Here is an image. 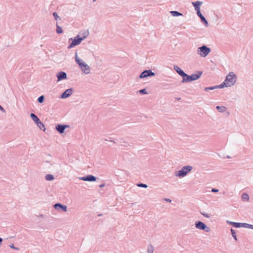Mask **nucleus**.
Masks as SVG:
<instances>
[{"instance_id":"a211bd4d","label":"nucleus","mask_w":253,"mask_h":253,"mask_svg":"<svg viewBox=\"0 0 253 253\" xmlns=\"http://www.w3.org/2000/svg\"><path fill=\"white\" fill-rule=\"evenodd\" d=\"M37 126L41 129L45 131L46 130L44 125L40 121L39 123L36 124Z\"/></svg>"},{"instance_id":"9d476101","label":"nucleus","mask_w":253,"mask_h":253,"mask_svg":"<svg viewBox=\"0 0 253 253\" xmlns=\"http://www.w3.org/2000/svg\"><path fill=\"white\" fill-rule=\"evenodd\" d=\"M73 92L72 88H69L66 89L61 95V98L65 99L70 96Z\"/></svg>"},{"instance_id":"39448f33","label":"nucleus","mask_w":253,"mask_h":253,"mask_svg":"<svg viewBox=\"0 0 253 253\" xmlns=\"http://www.w3.org/2000/svg\"><path fill=\"white\" fill-rule=\"evenodd\" d=\"M211 51V48L205 45L198 47L197 50L198 54L201 57H206Z\"/></svg>"},{"instance_id":"7ed1b4c3","label":"nucleus","mask_w":253,"mask_h":253,"mask_svg":"<svg viewBox=\"0 0 253 253\" xmlns=\"http://www.w3.org/2000/svg\"><path fill=\"white\" fill-rule=\"evenodd\" d=\"M193 169V167L186 165L182 167L180 169L174 172L175 177L182 178L187 176Z\"/></svg>"},{"instance_id":"cd10ccee","label":"nucleus","mask_w":253,"mask_h":253,"mask_svg":"<svg viewBox=\"0 0 253 253\" xmlns=\"http://www.w3.org/2000/svg\"><path fill=\"white\" fill-rule=\"evenodd\" d=\"M231 234H232V235L233 236V237L235 239V240H237V236H236V232L234 230L231 229Z\"/></svg>"},{"instance_id":"ea45409f","label":"nucleus","mask_w":253,"mask_h":253,"mask_svg":"<svg viewBox=\"0 0 253 253\" xmlns=\"http://www.w3.org/2000/svg\"><path fill=\"white\" fill-rule=\"evenodd\" d=\"M166 201L169 202H171V200L170 199H166Z\"/></svg>"},{"instance_id":"f8f14e48","label":"nucleus","mask_w":253,"mask_h":253,"mask_svg":"<svg viewBox=\"0 0 253 253\" xmlns=\"http://www.w3.org/2000/svg\"><path fill=\"white\" fill-rule=\"evenodd\" d=\"M173 68L176 73L180 76H181L183 79L184 78L185 76H186V74L185 73L184 71L182 70L178 66L174 65Z\"/></svg>"},{"instance_id":"c9c22d12","label":"nucleus","mask_w":253,"mask_h":253,"mask_svg":"<svg viewBox=\"0 0 253 253\" xmlns=\"http://www.w3.org/2000/svg\"><path fill=\"white\" fill-rule=\"evenodd\" d=\"M0 110L3 113L5 112V110L1 105H0Z\"/></svg>"},{"instance_id":"0eeeda50","label":"nucleus","mask_w":253,"mask_h":253,"mask_svg":"<svg viewBox=\"0 0 253 253\" xmlns=\"http://www.w3.org/2000/svg\"><path fill=\"white\" fill-rule=\"evenodd\" d=\"M197 229L205 231L207 232L210 231V229L204 223L201 221H196L195 223Z\"/></svg>"},{"instance_id":"f03ea898","label":"nucleus","mask_w":253,"mask_h":253,"mask_svg":"<svg viewBox=\"0 0 253 253\" xmlns=\"http://www.w3.org/2000/svg\"><path fill=\"white\" fill-rule=\"evenodd\" d=\"M237 77L233 72H230L224 82L221 84V87H229L234 86L237 82Z\"/></svg>"},{"instance_id":"c85d7f7f","label":"nucleus","mask_w":253,"mask_h":253,"mask_svg":"<svg viewBox=\"0 0 253 253\" xmlns=\"http://www.w3.org/2000/svg\"><path fill=\"white\" fill-rule=\"evenodd\" d=\"M201 214L203 215L205 217H206V218H209L211 217V214H209V213H206V212H201Z\"/></svg>"},{"instance_id":"20e7f679","label":"nucleus","mask_w":253,"mask_h":253,"mask_svg":"<svg viewBox=\"0 0 253 253\" xmlns=\"http://www.w3.org/2000/svg\"><path fill=\"white\" fill-rule=\"evenodd\" d=\"M88 35V32H86L84 33L83 37H80L79 35H78L74 39H70L69 41H72V42L68 46V48H72L75 46L79 45L81 43V42L87 37Z\"/></svg>"},{"instance_id":"6e6552de","label":"nucleus","mask_w":253,"mask_h":253,"mask_svg":"<svg viewBox=\"0 0 253 253\" xmlns=\"http://www.w3.org/2000/svg\"><path fill=\"white\" fill-rule=\"evenodd\" d=\"M155 74L151 70H145L139 75V78L140 79H144L149 77L154 76Z\"/></svg>"},{"instance_id":"b1692460","label":"nucleus","mask_w":253,"mask_h":253,"mask_svg":"<svg viewBox=\"0 0 253 253\" xmlns=\"http://www.w3.org/2000/svg\"><path fill=\"white\" fill-rule=\"evenodd\" d=\"M243 227L253 230V225L249 223H243Z\"/></svg>"},{"instance_id":"1a4fd4ad","label":"nucleus","mask_w":253,"mask_h":253,"mask_svg":"<svg viewBox=\"0 0 253 253\" xmlns=\"http://www.w3.org/2000/svg\"><path fill=\"white\" fill-rule=\"evenodd\" d=\"M69 126L68 125L58 124L56 126L55 129L60 134H62L64 132L65 129L66 128H69Z\"/></svg>"},{"instance_id":"2f4dec72","label":"nucleus","mask_w":253,"mask_h":253,"mask_svg":"<svg viewBox=\"0 0 253 253\" xmlns=\"http://www.w3.org/2000/svg\"><path fill=\"white\" fill-rule=\"evenodd\" d=\"M138 92L139 93L143 94H146L148 93L146 89H142L139 90L138 91Z\"/></svg>"},{"instance_id":"79ce46f5","label":"nucleus","mask_w":253,"mask_h":253,"mask_svg":"<svg viewBox=\"0 0 253 253\" xmlns=\"http://www.w3.org/2000/svg\"><path fill=\"white\" fill-rule=\"evenodd\" d=\"M110 141H111V142H113V143H115V141H113V140H111Z\"/></svg>"},{"instance_id":"f257e3e1","label":"nucleus","mask_w":253,"mask_h":253,"mask_svg":"<svg viewBox=\"0 0 253 253\" xmlns=\"http://www.w3.org/2000/svg\"><path fill=\"white\" fill-rule=\"evenodd\" d=\"M75 60L83 73L85 75L90 74L91 71L90 67L83 59L78 56L77 51L75 52Z\"/></svg>"},{"instance_id":"423d86ee","label":"nucleus","mask_w":253,"mask_h":253,"mask_svg":"<svg viewBox=\"0 0 253 253\" xmlns=\"http://www.w3.org/2000/svg\"><path fill=\"white\" fill-rule=\"evenodd\" d=\"M202 74V72H198L197 74H192L191 76H189L186 74V76H185V78L182 79V82L183 83H189L193 81L197 80L200 78Z\"/></svg>"},{"instance_id":"ddd939ff","label":"nucleus","mask_w":253,"mask_h":253,"mask_svg":"<svg viewBox=\"0 0 253 253\" xmlns=\"http://www.w3.org/2000/svg\"><path fill=\"white\" fill-rule=\"evenodd\" d=\"M58 81L65 80L67 78V74L64 72H59L56 74Z\"/></svg>"},{"instance_id":"c756f323","label":"nucleus","mask_w":253,"mask_h":253,"mask_svg":"<svg viewBox=\"0 0 253 253\" xmlns=\"http://www.w3.org/2000/svg\"><path fill=\"white\" fill-rule=\"evenodd\" d=\"M44 100V97L43 95H41L38 98V101L40 103H42L43 102Z\"/></svg>"},{"instance_id":"4be33fe9","label":"nucleus","mask_w":253,"mask_h":253,"mask_svg":"<svg viewBox=\"0 0 253 253\" xmlns=\"http://www.w3.org/2000/svg\"><path fill=\"white\" fill-rule=\"evenodd\" d=\"M45 179L47 181H52L54 179V177L51 174H48L45 175Z\"/></svg>"},{"instance_id":"6ab92c4d","label":"nucleus","mask_w":253,"mask_h":253,"mask_svg":"<svg viewBox=\"0 0 253 253\" xmlns=\"http://www.w3.org/2000/svg\"><path fill=\"white\" fill-rule=\"evenodd\" d=\"M216 88H222L221 87V84L219 85H215V86H213L207 87H205L204 88V89H205V90L207 91L209 90H213V89H216Z\"/></svg>"},{"instance_id":"9b49d317","label":"nucleus","mask_w":253,"mask_h":253,"mask_svg":"<svg viewBox=\"0 0 253 253\" xmlns=\"http://www.w3.org/2000/svg\"><path fill=\"white\" fill-rule=\"evenodd\" d=\"M80 180L86 181H95L96 180V177L92 175H88L86 176L79 177Z\"/></svg>"},{"instance_id":"412c9836","label":"nucleus","mask_w":253,"mask_h":253,"mask_svg":"<svg viewBox=\"0 0 253 253\" xmlns=\"http://www.w3.org/2000/svg\"><path fill=\"white\" fill-rule=\"evenodd\" d=\"M216 108L220 113H223L226 111V108L224 106H217Z\"/></svg>"},{"instance_id":"e433bc0d","label":"nucleus","mask_w":253,"mask_h":253,"mask_svg":"<svg viewBox=\"0 0 253 253\" xmlns=\"http://www.w3.org/2000/svg\"><path fill=\"white\" fill-rule=\"evenodd\" d=\"M226 222H227V223H228V224H230V225H233V224H234V222L230 221H229V220H227V221H226Z\"/></svg>"},{"instance_id":"473e14b6","label":"nucleus","mask_w":253,"mask_h":253,"mask_svg":"<svg viewBox=\"0 0 253 253\" xmlns=\"http://www.w3.org/2000/svg\"><path fill=\"white\" fill-rule=\"evenodd\" d=\"M53 15L54 16V18H55L56 20H58V19H60L59 16L58 15V14H57L56 12H54L53 13Z\"/></svg>"},{"instance_id":"7c9ffc66","label":"nucleus","mask_w":253,"mask_h":253,"mask_svg":"<svg viewBox=\"0 0 253 253\" xmlns=\"http://www.w3.org/2000/svg\"><path fill=\"white\" fill-rule=\"evenodd\" d=\"M137 186L139 187H143L145 188L148 187L147 185L143 183H138L137 184Z\"/></svg>"},{"instance_id":"f704fd0d","label":"nucleus","mask_w":253,"mask_h":253,"mask_svg":"<svg viewBox=\"0 0 253 253\" xmlns=\"http://www.w3.org/2000/svg\"><path fill=\"white\" fill-rule=\"evenodd\" d=\"M218 191H219L218 189H217L213 188L211 189L212 192L216 193V192H218Z\"/></svg>"},{"instance_id":"bb28decb","label":"nucleus","mask_w":253,"mask_h":253,"mask_svg":"<svg viewBox=\"0 0 253 253\" xmlns=\"http://www.w3.org/2000/svg\"><path fill=\"white\" fill-rule=\"evenodd\" d=\"M56 32L57 34H61L63 33L62 28L58 25H57Z\"/></svg>"},{"instance_id":"393cba45","label":"nucleus","mask_w":253,"mask_h":253,"mask_svg":"<svg viewBox=\"0 0 253 253\" xmlns=\"http://www.w3.org/2000/svg\"><path fill=\"white\" fill-rule=\"evenodd\" d=\"M200 19H201L202 22L203 23H204V24H205V25L206 27H208L209 26L208 22L204 16H202V17L200 18Z\"/></svg>"},{"instance_id":"58836bf2","label":"nucleus","mask_w":253,"mask_h":253,"mask_svg":"<svg viewBox=\"0 0 253 253\" xmlns=\"http://www.w3.org/2000/svg\"><path fill=\"white\" fill-rule=\"evenodd\" d=\"M104 186H105V184H104V183L102 184H101V185H99V187H100V188H102V187H104Z\"/></svg>"},{"instance_id":"2eb2a0df","label":"nucleus","mask_w":253,"mask_h":253,"mask_svg":"<svg viewBox=\"0 0 253 253\" xmlns=\"http://www.w3.org/2000/svg\"><path fill=\"white\" fill-rule=\"evenodd\" d=\"M202 2L200 1H197L196 2H192V4L195 8V10L197 11L200 10V6L202 4Z\"/></svg>"},{"instance_id":"4c0bfd02","label":"nucleus","mask_w":253,"mask_h":253,"mask_svg":"<svg viewBox=\"0 0 253 253\" xmlns=\"http://www.w3.org/2000/svg\"><path fill=\"white\" fill-rule=\"evenodd\" d=\"M10 247L12 249H15V250H18V248H16L13 245H10Z\"/></svg>"},{"instance_id":"dca6fc26","label":"nucleus","mask_w":253,"mask_h":253,"mask_svg":"<svg viewBox=\"0 0 253 253\" xmlns=\"http://www.w3.org/2000/svg\"><path fill=\"white\" fill-rule=\"evenodd\" d=\"M241 199L244 202H249L250 196L247 193H243L241 195Z\"/></svg>"},{"instance_id":"72a5a7b5","label":"nucleus","mask_w":253,"mask_h":253,"mask_svg":"<svg viewBox=\"0 0 253 253\" xmlns=\"http://www.w3.org/2000/svg\"><path fill=\"white\" fill-rule=\"evenodd\" d=\"M197 14L198 16L200 18H201V17H202V16H203V15L202 14V13H201L200 10H198V11H197Z\"/></svg>"},{"instance_id":"f3484780","label":"nucleus","mask_w":253,"mask_h":253,"mask_svg":"<svg viewBox=\"0 0 253 253\" xmlns=\"http://www.w3.org/2000/svg\"><path fill=\"white\" fill-rule=\"evenodd\" d=\"M30 117L32 120L36 123L37 124L40 121V120L39 118L34 113H31L30 114Z\"/></svg>"},{"instance_id":"a19ab883","label":"nucleus","mask_w":253,"mask_h":253,"mask_svg":"<svg viewBox=\"0 0 253 253\" xmlns=\"http://www.w3.org/2000/svg\"><path fill=\"white\" fill-rule=\"evenodd\" d=\"M2 240L1 238H0V243L2 242Z\"/></svg>"},{"instance_id":"aec40b11","label":"nucleus","mask_w":253,"mask_h":253,"mask_svg":"<svg viewBox=\"0 0 253 253\" xmlns=\"http://www.w3.org/2000/svg\"><path fill=\"white\" fill-rule=\"evenodd\" d=\"M170 13L173 17H177V16L183 15V14L181 13H180L176 11H170Z\"/></svg>"},{"instance_id":"37998d69","label":"nucleus","mask_w":253,"mask_h":253,"mask_svg":"<svg viewBox=\"0 0 253 253\" xmlns=\"http://www.w3.org/2000/svg\"><path fill=\"white\" fill-rule=\"evenodd\" d=\"M96 0H93V1H95Z\"/></svg>"},{"instance_id":"5701e85b","label":"nucleus","mask_w":253,"mask_h":253,"mask_svg":"<svg viewBox=\"0 0 253 253\" xmlns=\"http://www.w3.org/2000/svg\"><path fill=\"white\" fill-rule=\"evenodd\" d=\"M147 253H154V247L152 245H148L147 247Z\"/></svg>"},{"instance_id":"4468645a","label":"nucleus","mask_w":253,"mask_h":253,"mask_svg":"<svg viewBox=\"0 0 253 253\" xmlns=\"http://www.w3.org/2000/svg\"><path fill=\"white\" fill-rule=\"evenodd\" d=\"M54 208L57 210H62L64 211H67V207L60 203H56L54 205Z\"/></svg>"},{"instance_id":"a878e982","label":"nucleus","mask_w":253,"mask_h":253,"mask_svg":"<svg viewBox=\"0 0 253 253\" xmlns=\"http://www.w3.org/2000/svg\"><path fill=\"white\" fill-rule=\"evenodd\" d=\"M233 226L236 228L243 227V223L234 222Z\"/></svg>"}]
</instances>
